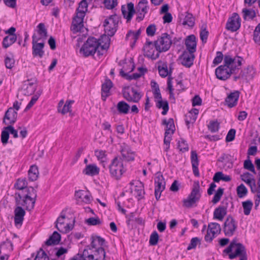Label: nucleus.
Masks as SVG:
<instances>
[{"label":"nucleus","mask_w":260,"mask_h":260,"mask_svg":"<svg viewBox=\"0 0 260 260\" xmlns=\"http://www.w3.org/2000/svg\"><path fill=\"white\" fill-rule=\"evenodd\" d=\"M36 89V85L33 82L29 80L25 81L23 83L22 91L23 94L29 95L32 94Z\"/></svg>","instance_id":"30"},{"label":"nucleus","mask_w":260,"mask_h":260,"mask_svg":"<svg viewBox=\"0 0 260 260\" xmlns=\"http://www.w3.org/2000/svg\"><path fill=\"white\" fill-rule=\"evenodd\" d=\"M185 45L186 50L184 51H192L194 53L196 51L197 42L194 35H191L187 37L185 41Z\"/></svg>","instance_id":"26"},{"label":"nucleus","mask_w":260,"mask_h":260,"mask_svg":"<svg viewBox=\"0 0 260 260\" xmlns=\"http://www.w3.org/2000/svg\"><path fill=\"white\" fill-rule=\"evenodd\" d=\"M243 58L237 56L233 57L231 55L225 54L224 56L223 64L232 74L236 73L242 65Z\"/></svg>","instance_id":"5"},{"label":"nucleus","mask_w":260,"mask_h":260,"mask_svg":"<svg viewBox=\"0 0 260 260\" xmlns=\"http://www.w3.org/2000/svg\"><path fill=\"white\" fill-rule=\"evenodd\" d=\"M244 169L248 170L254 174H256V172L254 169V167L252 161L249 158L246 159L244 162Z\"/></svg>","instance_id":"63"},{"label":"nucleus","mask_w":260,"mask_h":260,"mask_svg":"<svg viewBox=\"0 0 260 260\" xmlns=\"http://www.w3.org/2000/svg\"><path fill=\"white\" fill-rule=\"evenodd\" d=\"M82 260H96L93 253H89L87 248L85 249L81 254Z\"/></svg>","instance_id":"55"},{"label":"nucleus","mask_w":260,"mask_h":260,"mask_svg":"<svg viewBox=\"0 0 260 260\" xmlns=\"http://www.w3.org/2000/svg\"><path fill=\"white\" fill-rule=\"evenodd\" d=\"M15 200L17 205H21L26 210L30 211L34 208L36 199H35V198L20 199L15 197Z\"/></svg>","instance_id":"16"},{"label":"nucleus","mask_w":260,"mask_h":260,"mask_svg":"<svg viewBox=\"0 0 260 260\" xmlns=\"http://www.w3.org/2000/svg\"><path fill=\"white\" fill-rule=\"evenodd\" d=\"M138 70L140 73H134L132 75H129L127 73H125L123 69L120 71V75L123 78L131 80L132 79H137L140 78L142 75H144L147 70L143 68H139Z\"/></svg>","instance_id":"31"},{"label":"nucleus","mask_w":260,"mask_h":260,"mask_svg":"<svg viewBox=\"0 0 260 260\" xmlns=\"http://www.w3.org/2000/svg\"><path fill=\"white\" fill-rule=\"evenodd\" d=\"M200 189L199 182H194L190 193L188 195L187 198L183 200V206L184 207L187 208H191L194 204L199 202L201 197Z\"/></svg>","instance_id":"4"},{"label":"nucleus","mask_w":260,"mask_h":260,"mask_svg":"<svg viewBox=\"0 0 260 260\" xmlns=\"http://www.w3.org/2000/svg\"><path fill=\"white\" fill-rule=\"evenodd\" d=\"M107 9H113L118 4L117 0H104L103 2Z\"/></svg>","instance_id":"59"},{"label":"nucleus","mask_w":260,"mask_h":260,"mask_svg":"<svg viewBox=\"0 0 260 260\" xmlns=\"http://www.w3.org/2000/svg\"><path fill=\"white\" fill-rule=\"evenodd\" d=\"M94 250L92 252H93L94 256L96 260H105L106 256V252L105 251L104 247H99L96 248H93Z\"/></svg>","instance_id":"36"},{"label":"nucleus","mask_w":260,"mask_h":260,"mask_svg":"<svg viewBox=\"0 0 260 260\" xmlns=\"http://www.w3.org/2000/svg\"><path fill=\"white\" fill-rule=\"evenodd\" d=\"M101 43L94 37H90L84 43L80 49V51L83 52L85 56L93 55L96 52L99 55L102 54L99 50Z\"/></svg>","instance_id":"2"},{"label":"nucleus","mask_w":260,"mask_h":260,"mask_svg":"<svg viewBox=\"0 0 260 260\" xmlns=\"http://www.w3.org/2000/svg\"><path fill=\"white\" fill-rule=\"evenodd\" d=\"M17 40L16 35H8L6 36L3 41V46L7 48L14 43Z\"/></svg>","instance_id":"38"},{"label":"nucleus","mask_w":260,"mask_h":260,"mask_svg":"<svg viewBox=\"0 0 260 260\" xmlns=\"http://www.w3.org/2000/svg\"><path fill=\"white\" fill-rule=\"evenodd\" d=\"M9 138V132L8 130L5 129V127L4 128V130H3L1 134V141L2 143L4 145H6L8 143V139Z\"/></svg>","instance_id":"64"},{"label":"nucleus","mask_w":260,"mask_h":260,"mask_svg":"<svg viewBox=\"0 0 260 260\" xmlns=\"http://www.w3.org/2000/svg\"><path fill=\"white\" fill-rule=\"evenodd\" d=\"M27 182L26 178H19L17 179L15 184V187L22 191L27 188Z\"/></svg>","instance_id":"46"},{"label":"nucleus","mask_w":260,"mask_h":260,"mask_svg":"<svg viewBox=\"0 0 260 260\" xmlns=\"http://www.w3.org/2000/svg\"><path fill=\"white\" fill-rule=\"evenodd\" d=\"M109 169L111 177L116 180L119 179L125 172L121 158L118 157L112 160Z\"/></svg>","instance_id":"3"},{"label":"nucleus","mask_w":260,"mask_h":260,"mask_svg":"<svg viewBox=\"0 0 260 260\" xmlns=\"http://www.w3.org/2000/svg\"><path fill=\"white\" fill-rule=\"evenodd\" d=\"M15 197H17L18 198H37V191L32 187H28L23 190L21 192H18L15 193Z\"/></svg>","instance_id":"23"},{"label":"nucleus","mask_w":260,"mask_h":260,"mask_svg":"<svg viewBox=\"0 0 260 260\" xmlns=\"http://www.w3.org/2000/svg\"><path fill=\"white\" fill-rule=\"evenodd\" d=\"M119 18L118 15L114 14L110 16L104 22L105 34L112 37L117 31Z\"/></svg>","instance_id":"6"},{"label":"nucleus","mask_w":260,"mask_h":260,"mask_svg":"<svg viewBox=\"0 0 260 260\" xmlns=\"http://www.w3.org/2000/svg\"><path fill=\"white\" fill-rule=\"evenodd\" d=\"M242 206L243 208L244 214L245 215H248L250 214L252 208L253 203L250 200H247L242 202Z\"/></svg>","instance_id":"47"},{"label":"nucleus","mask_w":260,"mask_h":260,"mask_svg":"<svg viewBox=\"0 0 260 260\" xmlns=\"http://www.w3.org/2000/svg\"><path fill=\"white\" fill-rule=\"evenodd\" d=\"M239 98V92L235 91L230 93L225 100V104L229 107L236 106Z\"/></svg>","instance_id":"27"},{"label":"nucleus","mask_w":260,"mask_h":260,"mask_svg":"<svg viewBox=\"0 0 260 260\" xmlns=\"http://www.w3.org/2000/svg\"><path fill=\"white\" fill-rule=\"evenodd\" d=\"M82 172L84 175L93 176L99 174L100 169L95 165L90 164L86 166Z\"/></svg>","instance_id":"33"},{"label":"nucleus","mask_w":260,"mask_h":260,"mask_svg":"<svg viewBox=\"0 0 260 260\" xmlns=\"http://www.w3.org/2000/svg\"><path fill=\"white\" fill-rule=\"evenodd\" d=\"M194 19L192 16V15L189 13H187L184 18V20L183 22V25H187L189 26H193L194 24Z\"/></svg>","instance_id":"52"},{"label":"nucleus","mask_w":260,"mask_h":260,"mask_svg":"<svg viewBox=\"0 0 260 260\" xmlns=\"http://www.w3.org/2000/svg\"><path fill=\"white\" fill-rule=\"evenodd\" d=\"M17 112L12 107H11L5 113L3 122L5 124H14L17 120Z\"/></svg>","instance_id":"19"},{"label":"nucleus","mask_w":260,"mask_h":260,"mask_svg":"<svg viewBox=\"0 0 260 260\" xmlns=\"http://www.w3.org/2000/svg\"><path fill=\"white\" fill-rule=\"evenodd\" d=\"M37 32L40 36L39 38L45 39L47 37V30L45 28V24L43 23H40L37 26Z\"/></svg>","instance_id":"45"},{"label":"nucleus","mask_w":260,"mask_h":260,"mask_svg":"<svg viewBox=\"0 0 260 260\" xmlns=\"http://www.w3.org/2000/svg\"><path fill=\"white\" fill-rule=\"evenodd\" d=\"M74 102L73 101H67L64 104L62 109H59V112L64 114L69 112L71 108V104Z\"/></svg>","instance_id":"58"},{"label":"nucleus","mask_w":260,"mask_h":260,"mask_svg":"<svg viewBox=\"0 0 260 260\" xmlns=\"http://www.w3.org/2000/svg\"><path fill=\"white\" fill-rule=\"evenodd\" d=\"M66 211L62 210L60 216L57 218L55 222L56 228L61 233H67L73 229V225L70 223H67L65 225L64 220L66 219Z\"/></svg>","instance_id":"8"},{"label":"nucleus","mask_w":260,"mask_h":260,"mask_svg":"<svg viewBox=\"0 0 260 260\" xmlns=\"http://www.w3.org/2000/svg\"><path fill=\"white\" fill-rule=\"evenodd\" d=\"M195 56L192 51H183L180 57L181 64L187 68H190L193 62Z\"/></svg>","instance_id":"17"},{"label":"nucleus","mask_w":260,"mask_h":260,"mask_svg":"<svg viewBox=\"0 0 260 260\" xmlns=\"http://www.w3.org/2000/svg\"><path fill=\"white\" fill-rule=\"evenodd\" d=\"M32 54L34 57H39L42 58L44 55L45 52L43 49L45 46L44 43H38L41 38H37L36 34H34L32 37Z\"/></svg>","instance_id":"9"},{"label":"nucleus","mask_w":260,"mask_h":260,"mask_svg":"<svg viewBox=\"0 0 260 260\" xmlns=\"http://www.w3.org/2000/svg\"><path fill=\"white\" fill-rule=\"evenodd\" d=\"M158 69L159 74L161 77H166L169 75V73L167 64H163L162 66H159Z\"/></svg>","instance_id":"62"},{"label":"nucleus","mask_w":260,"mask_h":260,"mask_svg":"<svg viewBox=\"0 0 260 260\" xmlns=\"http://www.w3.org/2000/svg\"><path fill=\"white\" fill-rule=\"evenodd\" d=\"M223 253L228 254L230 259L239 257V260H247V255L245 246L240 243H237L234 239L229 246L223 250Z\"/></svg>","instance_id":"1"},{"label":"nucleus","mask_w":260,"mask_h":260,"mask_svg":"<svg viewBox=\"0 0 260 260\" xmlns=\"http://www.w3.org/2000/svg\"><path fill=\"white\" fill-rule=\"evenodd\" d=\"M156 107L158 109H162L161 114L165 115L169 109L168 102L166 100H157L156 101Z\"/></svg>","instance_id":"40"},{"label":"nucleus","mask_w":260,"mask_h":260,"mask_svg":"<svg viewBox=\"0 0 260 260\" xmlns=\"http://www.w3.org/2000/svg\"><path fill=\"white\" fill-rule=\"evenodd\" d=\"M88 4L87 0H82L79 4V7L76 10V14L79 16L85 17L87 11Z\"/></svg>","instance_id":"34"},{"label":"nucleus","mask_w":260,"mask_h":260,"mask_svg":"<svg viewBox=\"0 0 260 260\" xmlns=\"http://www.w3.org/2000/svg\"><path fill=\"white\" fill-rule=\"evenodd\" d=\"M91 245L87 246L89 250L92 248H96L99 247H105L106 246V241L104 239L99 236H92L91 237Z\"/></svg>","instance_id":"29"},{"label":"nucleus","mask_w":260,"mask_h":260,"mask_svg":"<svg viewBox=\"0 0 260 260\" xmlns=\"http://www.w3.org/2000/svg\"><path fill=\"white\" fill-rule=\"evenodd\" d=\"M178 148L180 151L185 152L188 150V146L186 141L181 139L178 142Z\"/></svg>","instance_id":"61"},{"label":"nucleus","mask_w":260,"mask_h":260,"mask_svg":"<svg viewBox=\"0 0 260 260\" xmlns=\"http://www.w3.org/2000/svg\"><path fill=\"white\" fill-rule=\"evenodd\" d=\"M208 230L213 235H216L220 233L221 227L219 224L216 222H211L208 226Z\"/></svg>","instance_id":"42"},{"label":"nucleus","mask_w":260,"mask_h":260,"mask_svg":"<svg viewBox=\"0 0 260 260\" xmlns=\"http://www.w3.org/2000/svg\"><path fill=\"white\" fill-rule=\"evenodd\" d=\"M242 13L245 19L247 18L252 19L256 16L255 12L253 9H243Z\"/></svg>","instance_id":"48"},{"label":"nucleus","mask_w":260,"mask_h":260,"mask_svg":"<svg viewBox=\"0 0 260 260\" xmlns=\"http://www.w3.org/2000/svg\"><path fill=\"white\" fill-rule=\"evenodd\" d=\"M223 191H224L223 188H222L221 187L218 188L217 190L216 191V192L214 196V197L212 199V202L213 204H216L217 202H218L220 201L222 196L223 194Z\"/></svg>","instance_id":"54"},{"label":"nucleus","mask_w":260,"mask_h":260,"mask_svg":"<svg viewBox=\"0 0 260 260\" xmlns=\"http://www.w3.org/2000/svg\"><path fill=\"white\" fill-rule=\"evenodd\" d=\"M251 174L249 172H246L243 173L241 175V179L246 183L249 186L252 184L253 179L254 178H250V176H251Z\"/></svg>","instance_id":"60"},{"label":"nucleus","mask_w":260,"mask_h":260,"mask_svg":"<svg viewBox=\"0 0 260 260\" xmlns=\"http://www.w3.org/2000/svg\"><path fill=\"white\" fill-rule=\"evenodd\" d=\"M112 86L113 83L109 79H106L103 83L102 86V99L104 101H105L107 98L111 94L110 90Z\"/></svg>","instance_id":"25"},{"label":"nucleus","mask_w":260,"mask_h":260,"mask_svg":"<svg viewBox=\"0 0 260 260\" xmlns=\"http://www.w3.org/2000/svg\"><path fill=\"white\" fill-rule=\"evenodd\" d=\"M143 51L145 56L152 59H156L159 56V52L155 49L154 42L147 40L143 47Z\"/></svg>","instance_id":"11"},{"label":"nucleus","mask_w":260,"mask_h":260,"mask_svg":"<svg viewBox=\"0 0 260 260\" xmlns=\"http://www.w3.org/2000/svg\"><path fill=\"white\" fill-rule=\"evenodd\" d=\"M241 26V20L237 13H234L232 17L230 18L226 24V28L234 32L239 29Z\"/></svg>","instance_id":"13"},{"label":"nucleus","mask_w":260,"mask_h":260,"mask_svg":"<svg viewBox=\"0 0 260 260\" xmlns=\"http://www.w3.org/2000/svg\"><path fill=\"white\" fill-rule=\"evenodd\" d=\"M209 130L212 133H215L218 131L219 123L217 121H211L208 125Z\"/></svg>","instance_id":"57"},{"label":"nucleus","mask_w":260,"mask_h":260,"mask_svg":"<svg viewBox=\"0 0 260 260\" xmlns=\"http://www.w3.org/2000/svg\"><path fill=\"white\" fill-rule=\"evenodd\" d=\"M120 152L123 160L125 161H133L135 159V154L130 147L125 143L121 145Z\"/></svg>","instance_id":"18"},{"label":"nucleus","mask_w":260,"mask_h":260,"mask_svg":"<svg viewBox=\"0 0 260 260\" xmlns=\"http://www.w3.org/2000/svg\"><path fill=\"white\" fill-rule=\"evenodd\" d=\"M85 222L88 225H99L102 224V221L98 217H90L85 220Z\"/></svg>","instance_id":"51"},{"label":"nucleus","mask_w":260,"mask_h":260,"mask_svg":"<svg viewBox=\"0 0 260 260\" xmlns=\"http://www.w3.org/2000/svg\"><path fill=\"white\" fill-rule=\"evenodd\" d=\"M163 124L166 125V132L168 133H171L173 134L175 131V125L174 123V120L172 118H170L168 121L165 119L163 121Z\"/></svg>","instance_id":"44"},{"label":"nucleus","mask_w":260,"mask_h":260,"mask_svg":"<svg viewBox=\"0 0 260 260\" xmlns=\"http://www.w3.org/2000/svg\"><path fill=\"white\" fill-rule=\"evenodd\" d=\"M155 197L158 200L161 196V192L165 189L166 182L162 175H158L155 179Z\"/></svg>","instance_id":"15"},{"label":"nucleus","mask_w":260,"mask_h":260,"mask_svg":"<svg viewBox=\"0 0 260 260\" xmlns=\"http://www.w3.org/2000/svg\"><path fill=\"white\" fill-rule=\"evenodd\" d=\"M84 17L79 16L77 14L74 17L71 27V30L73 32V33L75 34L77 32L81 31L84 26Z\"/></svg>","instance_id":"20"},{"label":"nucleus","mask_w":260,"mask_h":260,"mask_svg":"<svg viewBox=\"0 0 260 260\" xmlns=\"http://www.w3.org/2000/svg\"><path fill=\"white\" fill-rule=\"evenodd\" d=\"M215 73L217 79L223 81L230 78L232 74L224 64L217 67L215 70Z\"/></svg>","instance_id":"21"},{"label":"nucleus","mask_w":260,"mask_h":260,"mask_svg":"<svg viewBox=\"0 0 260 260\" xmlns=\"http://www.w3.org/2000/svg\"><path fill=\"white\" fill-rule=\"evenodd\" d=\"M130 109L129 105L124 101L119 102L116 106L114 105L110 108V111L113 115L117 114H126L128 113Z\"/></svg>","instance_id":"14"},{"label":"nucleus","mask_w":260,"mask_h":260,"mask_svg":"<svg viewBox=\"0 0 260 260\" xmlns=\"http://www.w3.org/2000/svg\"><path fill=\"white\" fill-rule=\"evenodd\" d=\"M39 171L37 166L32 165L28 171L29 179L31 181H36L39 176Z\"/></svg>","instance_id":"37"},{"label":"nucleus","mask_w":260,"mask_h":260,"mask_svg":"<svg viewBox=\"0 0 260 260\" xmlns=\"http://www.w3.org/2000/svg\"><path fill=\"white\" fill-rule=\"evenodd\" d=\"M14 222L16 226L21 225L25 215V210L21 207L17 206L14 209Z\"/></svg>","instance_id":"24"},{"label":"nucleus","mask_w":260,"mask_h":260,"mask_svg":"<svg viewBox=\"0 0 260 260\" xmlns=\"http://www.w3.org/2000/svg\"><path fill=\"white\" fill-rule=\"evenodd\" d=\"M158 239L159 236L157 232H153L150 236L149 245L151 246L156 245L158 243Z\"/></svg>","instance_id":"53"},{"label":"nucleus","mask_w":260,"mask_h":260,"mask_svg":"<svg viewBox=\"0 0 260 260\" xmlns=\"http://www.w3.org/2000/svg\"><path fill=\"white\" fill-rule=\"evenodd\" d=\"M148 9L147 0H141L136 7L137 12H143L146 14L147 13Z\"/></svg>","instance_id":"43"},{"label":"nucleus","mask_w":260,"mask_h":260,"mask_svg":"<svg viewBox=\"0 0 260 260\" xmlns=\"http://www.w3.org/2000/svg\"><path fill=\"white\" fill-rule=\"evenodd\" d=\"M135 11L134 4L132 2L127 4V8H126L124 5L121 7L122 15H123L124 18L127 20V21H129L132 19Z\"/></svg>","instance_id":"22"},{"label":"nucleus","mask_w":260,"mask_h":260,"mask_svg":"<svg viewBox=\"0 0 260 260\" xmlns=\"http://www.w3.org/2000/svg\"><path fill=\"white\" fill-rule=\"evenodd\" d=\"M124 98L129 102L138 103L142 98V94L134 88H125L122 91Z\"/></svg>","instance_id":"10"},{"label":"nucleus","mask_w":260,"mask_h":260,"mask_svg":"<svg viewBox=\"0 0 260 260\" xmlns=\"http://www.w3.org/2000/svg\"><path fill=\"white\" fill-rule=\"evenodd\" d=\"M237 228L235 219L231 216H228L224 223L223 232L225 236H232Z\"/></svg>","instance_id":"12"},{"label":"nucleus","mask_w":260,"mask_h":260,"mask_svg":"<svg viewBox=\"0 0 260 260\" xmlns=\"http://www.w3.org/2000/svg\"><path fill=\"white\" fill-rule=\"evenodd\" d=\"M213 179L215 182H218L220 180L229 182L231 180V177L228 175H224L221 172H218L215 174Z\"/></svg>","instance_id":"41"},{"label":"nucleus","mask_w":260,"mask_h":260,"mask_svg":"<svg viewBox=\"0 0 260 260\" xmlns=\"http://www.w3.org/2000/svg\"><path fill=\"white\" fill-rule=\"evenodd\" d=\"M106 152L105 150L96 149L94 151V154L99 160L103 163L106 161Z\"/></svg>","instance_id":"49"},{"label":"nucleus","mask_w":260,"mask_h":260,"mask_svg":"<svg viewBox=\"0 0 260 260\" xmlns=\"http://www.w3.org/2000/svg\"><path fill=\"white\" fill-rule=\"evenodd\" d=\"M107 34L101 36V38L98 40L101 43V48L102 50L107 49L110 46V39Z\"/></svg>","instance_id":"39"},{"label":"nucleus","mask_w":260,"mask_h":260,"mask_svg":"<svg viewBox=\"0 0 260 260\" xmlns=\"http://www.w3.org/2000/svg\"><path fill=\"white\" fill-rule=\"evenodd\" d=\"M227 208L224 206H219L216 208L213 213V218L222 221L226 214Z\"/></svg>","instance_id":"32"},{"label":"nucleus","mask_w":260,"mask_h":260,"mask_svg":"<svg viewBox=\"0 0 260 260\" xmlns=\"http://www.w3.org/2000/svg\"><path fill=\"white\" fill-rule=\"evenodd\" d=\"M138 185L135 186L134 190L136 196L141 199L143 197L144 194V187L141 182H138Z\"/></svg>","instance_id":"50"},{"label":"nucleus","mask_w":260,"mask_h":260,"mask_svg":"<svg viewBox=\"0 0 260 260\" xmlns=\"http://www.w3.org/2000/svg\"><path fill=\"white\" fill-rule=\"evenodd\" d=\"M154 43L156 50L160 53L166 52L170 48L172 41L170 35L167 33H164L161 34L160 38L154 41Z\"/></svg>","instance_id":"7"},{"label":"nucleus","mask_w":260,"mask_h":260,"mask_svg":"<svg viewBox=\"0 0 260 260\" xmlns=\"http://www.w3.org/2000/svg\"><path fill=\"white\" fill-rule=\"evenodd\" d=\"M75 197L78 201H81L85 203H90L91 201V196L87 191L79 190L75 192Z\"/></svg>","instance_id":"28"},{"label":"nucleus","mask_w":260,"mask_h":260,"mask_svg":"<svg viewBox=\"0 0 260 260\" xmlns=\"http://www.w3.org/2000/svg\"><path fill=\"white\" fill-rule=\"evenodd\" d=\"M60 235L56 231L53 233L52 235L45 242V244L48 246L57 244L60 241Z\"/></svg>","instance_id":"35"},{"label":"nucleus","mask_w":260,"mask_h":260,"mask_svg":"<svg viewBox=\"0 0 260 260\" xmlns=\"http://www.w3.org/2000/svg\"><path fill=\"white\" fill-rule=\"evenodd\" d=\"M237 192L238 197L242 198L245 196L247 193V189L243 184L238 186L237 188Z\"/></svg>","instance_id":"56"}]
</instances>
